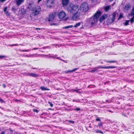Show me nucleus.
<instances>
[{
  "label": "nucleus",
  "mask_w": 134,
  "mask_h": 134,
  "mask_svg": "<svg viewBox=\"0 0 134 134\" xmlns=\"http://www.w3.org/2000/svg\"><path fill=\"white\" fill-rule=\"evenodd\" d=\"M68 10L72 14V20L76 21L79 19L80 13L79 12V7L77 6L73 5L72 7L68 8Z\"/></svg>",
  "instance_id": "f257e3e1"
},
{
  "label": "nucleus",
  "mask_w": 134,
  "mask_h": 134,
  "mask_svg": "<svg viewBox=\"0 0 134 134\" xmlns=\"http://www.w3.org/2000/svg\"><path fill=\"white\" fill-rule=\"evenodd\" d=\"M101 12L99 10H98L90 19V23L92 25L94 24L97 23L99 18L101 15Z\"/></svg>",
  "instance_id": "f03ea898"
},
{
  "label": "nucleus",
  "mask_w": 134,
  "mask_h": 134,
  "mask_svg": "<svg viewBox=\"0 0 134 134\" xmlns=\"http://www.w3.org/2000/svg\"><path fill=\"white\" fill-rule=\"evenodd\" d=\"M88 4L87 3H83L81 4L80 10L82 12H85L88 10Z\"/></svg>",
  "instance_id": "7ed1b4c3"
},
{
  "label": "nucleus",
  "mask_w": 134,
  "mask_h": 134,
  "mask_svg": "<svg viewBox=\"0 0 134 134\" xmlns=\"http://www.w3.org/2000/svg\"><path fill=\"white\" fill-rule=\"evenodd\" d=\"M41 9L40 6H36L32 11V14H34V15L36 16L39 14L41 11Z\"/></svg>",
  "instance_id": "20e7f679"
},
{
  "label": "nucleus",
  "mask_w": 134,
  "mask_h": 134,
  "mask_svg": "<svg viewBox=\"0 0 134 134\" xmlns=\"http://www.w3.org/2000/svg\"><path fill=\"white\" fill-rule=\"evenodd\" d=\"M115 15L116 14H114L112 15V18H109L107 19V22L108 25L111 24L114 21Z\"/></svg>",
  "instance_id": "39448f33"
},
{
  "label": "nucleus",
  "mask_w": 134,
  "mask_h": 134,
  "mask_svg": "<svg viewBox=\"0 0 134 134\" xmlns=\"http://www.w3.org/2000/svg\"><path fill=\"white\" fill-rule=\"evenodd\" d=\"M59 18L60 19H63L66 16V13L63 11H61L58 14Z\"/></svg>",
  "instance_id": "423d86ee"
},
{
  "label": "nucleus",
  "mask_w": 134,
  "mask_h": 134,
  "mask_svg": "<svg viewBox=\"0 0 134 134\" xmlns=\"http://www.w3.org/2000/svg\"><path fill=\"white\" fill-rule=\"evenodd\" d=\"M128 16L129 17H132L131 18V23H132L134 19V7L132 8L131 12L129 14Z\"/></svg>",
  "instance_id": "0eeeda50"
},
{
  "label": "nucleus",
  "mask_w": 134,
  "mask_h": 134,
  "mask_svg": "<svg viewBox=\"0 0 134 134\" xmlns=\"http://www.w3.org/2000/svg\"><path fill=\"white\" fill-rule=\"evenodd\" d=\"M55 13H51L49 17L47 18L48 21L49 22L53 21L55 17Z\"/></svg>",
  "instance_id": "6e6552de"
},
{
  "label": "nucleus",
  "mask_w": 134,
  "mask_h": 134,
  "mask_svg": "<svg viewBox=\"0 0 134 134\" xmlns=\"http://www.w3.org/2000/svg\"><path fill=\"white\" fill-rule=\"evenodd\" d=\"M108 17V15L107 14H103L101 17H100L99 19V21L102 22L105 19Z\"/></svg>",
  "instance_id": "1a4fd4ad"
},
{
  "label": "nucleus",
  "mask_w": 134,
  "mask_h": 134,
  "mask_svg": "<svg viewBox=\"0 0 134 134\" xmlns=\"http://www.w3.org/2000/svg\"><path fill=\"white\" fill-rule=\"evenodd\" d=\"M35 7L34 4H29L28 5V8L30 10L32 11Z\"/></svg>",
  "instance_id": "9d476101"
},
{
  "label": "nucleus",
  "mask_w": 134,
  "mask_h": 134,
  "mask_svg": "<svg viewBox=\"0 0 134 134\" xmlns=\"http://www.w3.org/2000/svg\"><path fill=\"white\" fill-rule=\"evenodd\" d=\"M131 6L130 4H126L124 8V10L125 12H127L130 9Z\"/></svg>",
  "instance_id": "9b49d317"
},
{
  "label": "nucleus",
  "mask_w": 134,
  "mask_h": 134,
  "mask_svg": "<svg viewBox=\"0 0 134 134\" xmlns=\"http://www.w3.org/2000/svg\"><path fill=\"white\" fill-rule=\"evenodd\" d=\"M24 0H16V4L18 6H19L24 2Z\"/></svg>",
  "instance_id": "f8f14e48"
},
{
  "label": "nucleus",
  "mask_w": 134,
  "mask_h": 134,
  "mask_svg": "<svg viewBox=\"0 0 134 134\" xmlns=\"http://www.w3.org/2000/svg\"><path fill=\"white\" fill-rule=\"evenodd\" d=\"M27 75L34 77H36L38 76V75L32 73H28L27 74Z\"/></svg>",
  "instance_id": "ddd939ff"
},
{
  "label": "nucleus",
  "mask_w": 134,
  "mask_h": 134,
  "mask_svg": "<svg viewBox=\"0 0 134 134\" xmlns=\"http://www.w3.org/2000/svg\"><path fill=\"white\" fill-rule=\"evenodd\" d=\"M99 68L109 69V68H116L115 66H109L107 67H98Z\"/></svg>",
  "instance_id": "4468645a"
},
{
  "label": "nucleus",
  "mask_w": 134,
  "mask_h": 134,
  "mask_svg": "<svg viewBox=\"0 0 134 134\" xmlns=\"http://www.w3.org/2000/svg\"><path fill=\"white\" fill-rule=\"evenodd\" d=\"M69 0H62V4L63 5H66L68 3Z\"/></svg>",
  "instance_id": "2eb2a0df"
},
{
  "label": "nucleus",
  "mask_w": 134,
  "mask_h": 134,
  "mask_svg": "<svg viewBox=\"0 0 134 134\" xmlns=\"http://www.w3.org/2000/svg\"><path fill=\"white\" fill-rule=\"evenodd\" d=\"M104 10L106 11H107L108 10H109L110 8V6H107L105 7H104Z\"/></svg>",
  "instance_id": "dca6fc26"
},
{
  "label": "nucleus",
  "mask_w": 134,
  "mask_h": 134,
  "mask_svg": "<svg viewBox=\"0 0 134 134\" xmlns=\"http://www.w3.org/2000/svg\"><path fill=\"white\" fill-rule=\"evenodd\" d=\"M78 69L77 68H76L72 70H68L66 71L65 72L66 73H68L69 72H74L75 71V70H76Z\"/></svg>",
  "instance_id": "f3484780"
},
{
  "label": "nucleus",
  "mask_w": 134,
  "mask_h": 134,
  "mask_svg": "<svg viewBox=\"0 0 134 134\" xmlns=\"http://www.w3.org/2000/svg\"><path fill=\"white\" fill-rule=\"evenodd\" d=\"M130 21H131V20H126V22L124 24L126 26H127V25L129 24V22Z\"/></svg>",
  "instance_id": "a211bd4d"
},
{
  "label": "nucleus",
  "mask_w": 134,
  "mask_h": 134,
  "mask_svg": "<svg viewBox=\"0 0 134 134\" xmlns=\"http://www.w3.org/2000/svg\"><path fill=\"white\" fill-rule=\"evenodd\" d=\"M17 7L16 6H13L12 9V10L13 11H15L17 9Z\"/></svg>",
  "instance_id": "6ab92c4d"
},
{
  "label": "nucleus",
  "mask_w": 134,
  "mask_h": 134,
  "mask_svg": "<svg viewBox=\"0 0 134 134\" xmlns=\"http://www.w3.org/2000/svg\"><path fill=\"white\" fill-rule=\"evenodd\" d=\"M73 27V26L72 25H69L64 27L65 29H68L70 28H71Z\"/></svg>",
  "instance_id": "aec40b11"
},
{
  "label": "nucleus",
  "mask_w": 134,
  "mask_h": 134,
  "mask_svg": "<svg viewBox=\"0 0 134 134\" xmlns=\"http://www.w3.org/2000/svg\"><path fill=\"white\" fill-rule=\"evenodd\" d=\"M80 23H77L74 26V27H76L80 26Z\"/></svg>",
  "instance_id": "412c9836"
},
{
  "label": "nucleus",
  "mask_w": 134,
  "mask_h": 134,
  "mask_svg": "<svg viewBox=\"0 0 134 134\" xmlns=\"http://www.w3.org/2000/svg\"><path fill=\"white\" fill-rule=\"evenodd\" d=\"M41 88L42 90H49V89H47L46 87H41Z\"/></svg>",
  "instance_id": "4be33fe9"
},
{
  "label": "nucleus",
  "mask_w": 134,
  "mask_h": 134,
  "mask_svg": "<svg viewBox=\"0 0 134 134\" xmlns=\"http://www.w3.org/2000/svg\"><path fill=\"white\" fill-rule=\"evenodd\" d=\"M21 11H22V14H23L25 13V10L24 9H21Z\"/></svg>",
  "instance_id": "5701e85b"
},
{
  "label": "nucleus",
  "mask_w": 134,
  "mask_h": 134,
  "mask_svg": "<svg viewBox=\"0 0 134 134\" xmlns=\"http://www.w3.org/2000/svg\"><path fill=\"white\" fill-rule=\"evenodd\" d=\"M4 12L7 15H10V13L8 11H7Z\"/></svg>",
  "instance_id": "b1692460"
},
{
  "label": "nucleus",
  "mask_w": 134,
  "mask_h": 134,
  "mask_svg": "<svg viewBox=\"0 0 134 134\" xmlns=\"http://www.w3.org/2000/svg\"><path fill=\"white\" fill-rule=\"evenodd\" d=\"M105 61L108 63H115L116 62L115 61H108L107 60H105Z\"/></svg>",
  "instance_id": "393cba45"
},
{
  "label": "nucleus",
  "mask_w": 134,
  "mask_h": 134,
  "mask_svg": "<svg viewBox=\"0 0 134 134\" xmlns=\"http://www.w3.org/2000/svg\"><path fill=\"white\" fill-rule=\"evenodd\" d=\"M48 103L50 104V106L51 107H52L53 106V104L51 102H48Z\"/></svg>",
  "instance_id": "a878e982"
},
{
  "label": "nucleus",
  "mask_w": 134,
  "mask_h": 134,
  "mask_svg": "<svg viewBox=\"0 0 134 134\" xmlns=\"http://www.w3.org/2000/svg\"><path fill=\"white\" fill-rule=\"evenodd\" d=\"M97 69H93V70H91V71H90L91 72H95V71H97Z\"/></svg>",
  "instance_id": "bb28decb"
},
{
  "label": "nucleus",
  "mask_w": 134,
  "mask_h": 134,
  "mask_svg": "<svg viewBox=\"0 0 134 134\" xmlns=\"http://www.w3.org/2000/svg\"><path fill=\"white\" fill-rule=\"evenodd\" d=\"M5 57L3 55H0V59H2L3 58Z\"/></svg>",
  "instance_id": "cd10ccee"
},
{
  "label": "nucleus",
  "mask_w": 134,
  "mask_h": 134,
  "mask_svg": "<svg viewBox=\"0 0 134 134\" xmlns=\"http://www.w3.org/2000/svg\"><path fill=\"white\" fill-rule=\"evenodd\" d=\"M7 7H5L4 9V12H6V11L7 10Z\"/></svg>",
  "instance_id": "c85d7f7f"
},
{
  "label": "nucleus",
  "mask_w": 134,
  "mask_h": 134,
  "mask_svg": "<svg viewBox=\"0 0 134 134\" xmlns=\"http://www.w3.org/2000/svg\"><path fill=\"white\" fill-rule=\"evenodd\" d=\"M18 45V44H12V45H9V46H17Z\"/></svg>",
  "instance_id": "c756f323"
},
{
  "label": "nucleus",
  "mask_w": 134,
  "mask_h": 134,
  "mask_svg": "<svg viewBox=\"0 0 134 134\" xmlns=\"http://www.w3.org/2000/svg\"><path fill=\"white\" fill-rule=\"evenodd\" d=\"M33 110L34 111L36 112L37 113H38V110H36V109H33Z\"/></svg>",
  "instance_id": "7c9ffc66"
},
{
  "label": "nucleus",
  "mask_w": 134,
  "mask_h": 134,
  "mask_svg": "<svg viewBox=\"0 0 134 134\" xmlns=\"http://www.w3.org/2000/svg\"><path fill=\"white\" fill-rule=\"evenodd\" d=\"M96 120L97 121H100V119H99V118H97L96 119Z\"/></svg>",
  "instance_id": "2f4dec72"
},
{
  "label": "nucleus",
  "mask_w": 134,
  "mask_h": 134,
  "mask_svg": "<svg viewBox=\"0 0 134 134\" xmlns=\"http://www.w3.org/2000/svg\"><path fill=\"white\" fill-rule=\"evenodd\" d=\"M6 0H0V2H4Z\"/></svg>",
  "instance_id": "473e14b6"
},
{
  "label": "nucleus",
  "mask_w": 134,
  "mask_h": 134,
  "mask_svg": "<svg viewBox=\"0 0 134 134\" xmlns=\"http://www.w3.org/2000/svg\"><path fill=\"white\" fill-rule=\"evenodd\" d=\"M122 15L121 14H120L119 15V18H122Z\"/></svg>",
  "instance_id": "72a5a7b5"
},
{
  "label": "nucleus",
  "mask_w": 134,
  "mask_h": 134,
  "mask_svg": "<svg viewBox=\"0 0 134 134\" xmlns=\"http://www.w3.org/2000/svg\"><path fill=\"white\" fill-rule=\"evenodd\" d=\"M76 110L77 111H78L80 110V108H77L76 109Z\"/></svg>",
  "instance_id": "f704fd0d"
},
{
  "label": "nucleus",
  "mask_w": 134,
  "mask_h": 134,
  "mask_svg": "<svg viewBox=\"0 0 134 134\" xmlns=\"http://www.w3.org/2000/svg\"><path fill=\"white\" fill-rule=\"evenodd\" d=\"M2 86H3V87L4 88H5L6 87V86H5V85L4 84H3V85H2Z\"/></svg>",
  "instance_id": "c9c22d12"
},
{
  "label": "nucleus",
  "mask_w": 134,
  "mask_h": 134,
  "mask_svg": "<svg viewBox=\"0 0 134 134\" xmlns=\"http://www.w3.org/2000/svg\"><path fill=\"white\" fill-rule=\"evenodd\" d=\"M98 126L100 127L101 126H102V124H99L98 125Z\"/></svg>",
  "instance_id": "e433bc0d"
},
{
  "label": "nucleus",
  "mask_w": 134,
  "mask_h": 134,
  "mask_svg": "<svg viewBox=\"0 0 134 134\" xmlns=\"http://www.w3.org/2000/svg\"><path fill=\"white\" fill-rule=\"evenodd\" d=\"M39 48H34L33 49H32V50H33V49H38Z\"/></svg>",
  "instance_id": "4c0bfd02"
},
{
  "label": "nucleus",
  "mask_w": 134,
  "mask_h": 134,
  "mask_svg": "<svg viewBox=\"0 0 134 134\" xmlns=\"http://www.w3.org/2000/svg\"><path fill=\"white\" fill-rule=\"evenodd\" d=\"M77 92L78 93H81V92L80 91H79V90H77Z\"/></svg>",
  "instance_id": "58836bf2"
},
{
  "label": "nucleus",
  "mask_w": 134,
  "mask_h": 134,
  "mask_svg": "<svg viewBox=\"0 0 134 134\" xmlns=\"http://www.w3.org/2000/svg\"><path fill=\"white\" fill-rule=\"evenodd\" d=\"M22 51H23V52H25V51H29V50H25Z\"/></svg>",
  "instance_id": "ea45409f"
},
{
  "label": "nucleus",
  "mask_w": 134,
  "mask_h": 134,
  "mask_svg": "<svg viewBox=\"0 0 134 134\" xmlns=\"http://www.w3.org/2000/svg\"><path fill=\"white\" fill-rule=\"evenodd\" d=\"M41 29V28H35V29H36V30H40Z\"/></svg>",
  "instance_id": "a19ab883"
},
{
  "label": "nucleus",
  "mask_w": 134,
  "mask_h": 134,
  "mask_svg": "<svg viewBox=\"0 0 134 134\" xmlns=\"http://www.w3.org/2000/svg\"><path fill=\"white\" fill-rule=\"evenodd\" d=\"M1 134H4V132H2Z\"/></svg>",
  "instance_id": "79ce46f5"
},
{
  "label": "nucleus",
  "mask_w": 134,
  "mask_h": 134,
  "mask_svg": "<svg viewBox=\"0 0 134 134\" xmlns=\"http://www.w3.org/2000/svg\"><path fill=\"white\" fill-rule=\"evenodd\" d=\"M15 101L16 102H18V101H19V100H17V99H15Z\"/></svg>",
  "instance_id": "37998d69"
},
{
  "label": "nucleus",
  "mask_w": 134,
  "mask_h": 134,
  "mask_svg": "<svg viewBox=\"0 0 134 134\" xmlns=\"http://www.w3.org/2000/svg\"><path fill=\"white\" fill-rule=\"evenodd\" d=\"M41 1H42V0H38V3H39V2H40Z\"/></svg>",
  "instance_id": "c03bdc74"
},
{
  "label": "nucleus",
  "mask_w": 134,
  "mask_h": 134,
  "mask_svg": "<svg viewBox=\"0 0 134 134\" xmlns=\"http://www.w3.org/2000/svg\"><path fill=\"white\" fill-rule=\"evenodd\" d=\"M0 100L1 102H2H2H3V100L2 99H0Z\"/></svg>",
  "instance_id": "a18cd8bd"
},
{
  "label": "nucleus",
  "mask_w": 134,
  "mask_h": 134,
  "mask_svg": "<svg viewBox=\"0 0 134 134\" xmlns=\"http://www.w3.org/2000/svg\"><path fill=\"white\" fill-rule=\"evenodd\" d=\"M113 0H110V1L112 2L113 1Z\"/></svg>",
  "instance_id": "49530a36"
},
{
  "label": "nucleus",
  "mask_w": 134,
  "mask_h": 134,
  "mask_svg": "<svg viewBox=\"0 0 134 134\" xmlns=\"http://www.w3.org/2000/svg\"><path fill=\"white\" fill-rule=\"evenodd\" d=\"M77 90H74V91H76V92H77Z\"/></svg>",
  "instance_id": "de8ad7c7"
},
{
  "label": "nucleus",
  "mask_w": 134,
  "mask_h": 134,
  "mask_svg": "<svg viewBox=\"0 0 134 134\" xmlns=\"http://www.w3.org/2000/svg\"><path fill=\"white\" fill-rule=\"evenodd\" d=\"M115 3H114L113 4H112V6Z\"/></svg>",
  "instance_id": "09e8293b"
},
{
  "label": "nucleus",
  "mask_w": 134,
  "mask_h": 134,
  "mask_svg": "<svg viewBox=\"0 0 134 134\" xmlns=\"http://www.w3.org/2000/svg\"><path fill=\"white\" fill-rule=\"evenodd\" d=\"M89 127H91V126H89Z\"/></svg>",
  "instance_id": "8fccbe9b"
}]
</instances>
